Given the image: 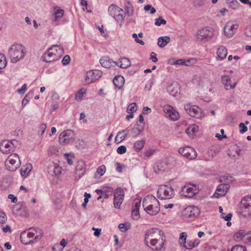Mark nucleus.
<instances>
[{"mask_svg": "<svg viewBox=\"0 0 251 251\" xmlns=\"http://www.w3.org/2000/svg\"><path fill=\"white\" fill-rule=\"evenodd\" d=\"M166 24V21L161 19L159 17L155 20V25L157 26H160L161 24L165 25Z\"/></svg>", "mask_w": 251, "mask_h": 251, "instance_id": "obj_58", "label": "nucleus"}, {"mask_svg": "<svg viewBox=\"0 0 251 251\" xmlns=\"http://www.w3.org/2000/svg\"><path fill=\"white\" fill-rule=\"evenodd\" d=\"M33 95V93H28L26 96L25 97V98L23 99L22 102V105L23 107H24L28 102L29 99L31 97H32Z\"/></svg>", "mask_w": 251, "mask_h": 251, "instance_id": "obj_47", "label": "nucleus"}, {"mask_svg": "<svg viewBox=\"0 0 251 251\" xmlns=\"http://www.w3.org/2000/svg\"><path fill=\"white\" fill-rule=\"evenodd\" d=\"M26 53L25 47L22 44L15 43L8 49V53L12 63H16L22 60Z\"/></svg>", "mask_w": 251, "mask_h": 251, "instance_id": "obj_3", "label": "nucleus"}, {"mask_svg": "<svg viewBox=\"0 0 251 251\" xmlns=\"http://www.w3.org/2000/svg\"><path fill=\"white\" fill-rule=\"evenodd\" d=\"M137 109V105L136 104V103H131V104H130L127 108V109H126V111L128 113H134L135 112Z\"/></svg>", "mask_w": 251, "mask_h": 251, "instance_id": "obj_41", "label": "nucleus"}, {"mask_svg": "<svg viewBox=\"0 0 251 251\" xmlns=\"http://www.w3.org/2000/svg\"><path fill=\"white\" fill-rule=\"evenodd\" d=\"M7 220V217L6 214L0 211V224L4 223Z\"/></svg>", "mask_w": 251, "mask_h": 251, "instance_id": "obj_51", "label": "nucleus"}, {"mask_svg": "<svg viewBox=\"0 0 251 251\" xmlns=\"http://www.w3.org/2000/svg\"><path fill=\"white\" fill-rule=\"evenodd\" d=\"M165 237H161V239H157L155 240L148 241V246L151 250L154 251L164 250V243L165 242Z\"/></svg>", "mask_w": 251, "mask_h": 251, "instance_id": "obj_10", "label": "nucleus"}, {"mask_svg": "<svg viewBox=\"0 0 251 251\" xmlns=\"http://www.w3.org/2000/svg\"><path fill=\"white\" fill-rule=\"evenodd\" d=\"M200 213L199 208L195 206H190L184 210V216L186 218H195L199 216Z\"/></svg>", "mask_w": 251, "mask_h": 251, "instance_id": "obj_18", "label": "nucleus"}, {"mask_svg": "<svg viewBox=\"0 0 251 251\" xmlns=\"http://www.w3.org/2000/svg\"><path fill=\"white\" fill-rule=\"evenodd\" d=\"M231 251H246V248L244 246L237 245L232 247Z\"/></svg>", "mask_w": 251, "mask_h": 251, "instance_id": "obj_46", "label": "nucleus"}, {"mask_svg": "<svg viewBox=\"0 0 251 251\" xmlns=\"http://www.w3.org/2000/svg\"><path fill=\"white\" fill-rule=\"evenodd\" d=\"M10 143L11 144V147L13 150V149L17 147L19 144V142L16 140H12L10 141Z\"/></svg>", "mask_w": 251, "mask_h": 251, "instance_id": "obj_64", "label": "nucleus"}, {"mask_svg": "<svg viewBox=\"0 0 251 251\" xmlns=\"http://www.w3.org/2000/svg\"><path fill=\"white\" fill-rule=\"evenodd\" d=\"M119 228L121 231L125 232L129 228V227L128 226H126L124 224L121 223L119 224Z\"/></svg>", "mask_w": 251, "mask_h": 251, "instance_id": "obj_61", "label": "nucleus"}, {"mask_svg": "<svg viewBox=\"0 0 251 251\" xmlns=\"http://www.w3.org/2000/svg\"><path fill=\"white\" fill-rule=\"evenodd\" d=\"M238 213L245 218H251V197H245L239 204Z\"/></svg>", "mask_w": 251, "mask_h": 251, "instance_id": "obj_4", "label": "nucleus"}, {"mask_svg": "<svg viewBox=\"0 0 251 251\" xmlns=\"http://www.w3.org/2000/svg\"><path fill=\"white\" fill-rule=\"evenodd\" d=\"M132 36L136 43H139L142 45H144L145 44V42L142 40L139 39L138 38V36L136 33H133Z\"/></svg>", "mask_w": 251, "mask_h": 251, "instance_id": "obj_57", "label": "nucleus"}, {"mask_svg": "<svg viewBox=\"0 0 251 251\" xmlns=\"http://www.w3.org/2000/svg\"><path fill=\"white\" fill-rule=\"evenodd\" d=\"M230 2V6L234 9H236L238 7V2L237 0H226Z\"/></svg>", "mask_w": 251, "mask_h": 251, "instance_id": "obj_53", "label": "nucleus"}, {"mask_svg": "<svg viewBox=\"0 0 251 251\" xmlns=\"http://www.w3.org/2000/svg\"><path fill=\"white\" fill-rule=\"evenodd\" d=\"M86 93V90L84 89H81L75 95V99L78 100H81L83 95Z\"/></svg>", "mask_w": 251, "mask_h": 251, "instance_id": "obj_48", "label": "nucleus"}, {"mask_svg": "<svg viewBox=\"0 0 251 251\" xmlns=\"http://www.w3.org/2000/svg\"><path fill=\"white\" fill-rule=\"evenodd\" d=\"M113 82L115 86L120 89L124 86L125 83V79L122 75H118L115 76L113 80Z\"/></svg>", "mask_w": 251, "mask_h": 251, "instance_id": "obj_27", "label": "nucleus"}, {"mask_svg": "<svg viewBox=\"0 0 251 251\" xmlns=\"http://www.w3.org/2000/svg\"><path fill=\"white\" fill-rule=\"evenodd\" d=\"M167 92L172 96L175 97L179 94L180 89L177 82H173L169 85L167 88Z\"/></svg>", "mask_w": 251, "mask_h": 251, "instance_id": "obj_24", "label": "nucleus"}, {"mask_svg": "<svg viewBox=\"0 0 251 251\" xmlns=\"http://www.w3.org/2000/svg\"><path fill=\"white\" fill-rule=\"evenodd\" d=\"M132 218L134 220H137L140 218V214L138 210L132 209Z\"/></svg>", "mask_w": 251, "mask_h": 251, "instance_id": "obj_49", "label": "nucleus"}, {"mask_svg": "<svg viewBox=\"0 0 251 251\" xmlns=\"http://www.w3.org/2000/svg\"><path fill=\"white\" fill-rule=\"evenodd\" d=\"M141 202V200L140 199H135L134 200L133 203V209L135 210H138L139 209L140 204Z\"/></svg>", "mask_w": 251, "mask_h": 251, "instance_id": "obj_45", "label": "nucleus"}, {"mask_svg": "<svg viewBox=\"0 0 251 251\" xmlns=\"http://www.w3.org/2000/svg\"><path fill=\"white\" fill-rule=\"evenodd\" d=\"M85 172V165L83 161H80L75 168V173L76 176L75 179L78 180L82 176H84Z\"/></svg>", "mask_w": 251, "mask_h": 251, "instance_id": "obj_23", "label": "nucleus"}, {"mask_svg": "<svg viewBox=\"0 0 251 251\" xmlns=\"http://www.w3.org/2000/svg\"><path fill=\"white\" fill-rule=\"evenodd\" d=\"M32 166L31 164H27L25 166H23L21 169V174L22 176H26L31 171Z\"/></svg>", "mask_w": 251, "mask_h": 251, "instance_id": "obj_34", "label": "nucleus"}, {"mask_svg": "<svg viewBox=\"0 0 251 251\" xmlns=\"http://www.w3.org/2000/svg\"><path fill=\"white\" fill-rule=\"evenodd\" d=\"M114 205L115 208L119 209L120 208V205L122 204L124 197V190L121 188L118 187L117 188L116 192L114 195Z\"/></svg>", "mask_w": 251, "mask_h": 251, "instance_id": "obj_17", "label": "nucleus"}, {"mask_svg": "<svg viewBox=\"0 0 251 251\" xmlns=\"http://www.w3.org/2000/svg\"><path fill=\"white\" fill-rule=\"evenodd\" d=\"M144 210L151 215H156L160 211V203L157 199L152 195H148L143 201Z\"/></svg>", "mask_w": 251, "mask_h": 251, "instance_id": "obj_2", "label": "nucleus"}, {"mask_svg": "<svg viewBox=\"0 0 251 251\" xmlns=\"http://www.w3.org/2000/svg\"><path fill=\"white\" fill-rule=\"evenodd\" d=\"M47 128V126L45 124H42L40 126L39 130L38 131L39 134L41 135H42L44 133L46 129Z\"/></svg>", "mask_w": 251, "mask_h": 251, "instance_id": "obj_59", "label": "nucleus"}, {"mask_svg": "<svg viewBox=\"0 0 251 251\" xmlns=\"http://www.w3.org/2000/svg\"><path fill=\"white\" fill-rule=\"evenodd\" d=\"M123 12V9L114 4H111L108 8L109 14L113 18H114L119 12Z\"/></svg>", "mask_w": 251, "mask_h": 251, "instance_id": "obj_28", "label": "nucleus"}, {"mask_svg": "<svg viewBox=\"0 0 251 251\" xmlns=\"http://www.w3.org/2000/svg\"><path fill=\"white\" fill-rule=\"evenodd\" d=\"M170 41V38L169 36H161L158 39V46L160 48H164Z\"/></svg>", "mask_w": 251, "mask_h": 251, "instance_id": "obj_32", "label": "nucleus"}, {"mask_svg": "<svg viewBox=\"0 0 251 251\" xmlns=\"http://www.w3.org/2000/svg\"><path fill=\"white\" fill-rule=\"evenodd\" d=\"M229 188V186L227 184H220L216 189V191L214 194L215 197L219 198L221 196L226 194Z\"/></svg>", "mask_w": 251, "mask_h": 251, "instance_id": "obj_22", "label": "nucleus"}, {"mask_svg": "<svg viewBox=\"0 0 251 251\" xmlns=\"http://www.w3.org/2000/svg\"><path fill=\"white\" fill-rule=\"evenodd\" d=\"M6 65L5 57L2 53H0V69H3Z\"/></svg>", "mask_w": 251, "mask_h": 251, "instance_id": "obj_42", "label": "nucleus"}, {"mask_svg": "<svg viewBox=\"0 0 251 251\" xmlns=\"http://www.w3.org/2000/svg\"><path fill=\"white\" fill-rule=\"evenodd\" d=\"M144 129V126L142 125H137L135 127H134L131 130V133L133 137H137L142 132Z\"/></svg>", "mask_w": 251, "mask_h": 251, "instance_id": "obj_35", "label": "nucleus"}, {"mask_svg": "<svg viewBox=\"0 0 251 251\" xmlns=\"http://www.w3.org/2000/svg\"><path fill=\"white\" fill-rule=\"evenodd\" d=\"M178 152L183 156L190 160L194 159L197 156L196 151L193 148L189 146L180 148Z\"/></svg>", "mask_w": 251, "mask_h": 251, "instance_id": "obj_14", "label": "nucleus"}, {"mask_svg": "<svg viewBox=\"0 0 251 251\" xmlns=\"http://www.w3.org/2000/svg\"><path fill=\"white\" fill-rule=\"evenodd\" d=\"M56 47H58L59 53L62 54L64 53V50L62 47L57 45H53L51 48L49 49L47 53L45 54L44 61L46 62H51L58 59V56L55 53L50 52V50H53Z\"/></svg>", "mask_w": 251, "mask_h": 251, "instance_id": "obj_11", "label": "nucleus"}, {"mask_svg": "<svg viewBox=\"0 0 251 251\" xmlns=\"http://www.w3.org/2000/svg\"><path fill=\"white\" fill-rule=\"evenodd\" d=\"M187 234L186 232H182L180 234L178 242L180 245H182L183 247L188 250H191L193 248L197 247L199 245V243H197L196 244L193 241H186Z\"/></svg>", "mask_w": 251, "mask_h": 251, "instance_id": "obj_16", "label": "nucleus"}, {"mask_svg": "<svg viewBox=\"0 0 251 251\" xmlns=\"http://www.w3.org/2000/svg\"><path fill=\"white\" fill-rule=\"evenodd\" d=\"M238 26L237 24L231 25L230 22H228L224 28L225 35L227 37H231L234 34V30L237 29Z\"/></svg>", "mask_w": 251, "mask_h": 251, "instance_id": "obj_21", "label": "nucleus"}, {"mask_svg": "<svg viewBox=\"0 0 251 251\" xmlns=\"http://www.w3.org/2000/svg\"><path fill=\"white\" fill-rule=\"evenodd\" d=\"M100 64L106 68H110L111 67L116 66L117 62L113 61L108 57H103L100 61Z\"/></svg>", "mask_w": 251, "mask_h": 251, "instance_id": "obj_25", "label": "nucleus"}, {"mask_svg": "<svg viewBox=\"0 0 251 251\" xmlns=\"http://www.w3.org/2000/svg\"><path fill=\"white\" fill-rule=\"evenodd\" d=\"M213 36V30L209 27H205L198 30L195 34V40L199 42H205Z\"/></svg>", "mask_w": 251, "mask_h": 251, "instance_id": "obj_5", "label": "nucleus"}, {"mask_svg": "<svg viewBox=\"0 0 251 251\" xmlns=\"http://www.w3.org/2000/svg\"><path fill=\"white\" fill-rule=\"evenodd\" d=\"M167 169V164L165 162L157 163L154 167V170L156 174H160L165 171Z\"/></svg>", "mask_w": 251, "mask_h": 251, "instance_id": "obj_29", "label": "nucleus"}, {"mask_svg": "<svg viewBox=\"0 0 251 251\" xmlns=\"http://www.w3.org/2000/svg\"><path fill=\"white\" fill-rule=\"evenodd\" d=\"M125 11L128 16H131L133 13V10L132 8H129L127 6H126L125 8Z\"/></svg>", "mask_w": 251, "mask_h": 251, "instance_id": "obj_62", "label": "nucleus"}, {"mask_svg": "<svg viewBox=\"0 0 251 251\" xmlns=\"http://www.w3.org/2000/svg\"><path fill=\"white\" fill-rule=\"evenodd\" d=\"M42 230L35 227L30 228L28 230L22 232L20 235V240L22 243L28 245L36 243L42 237Z\"/></svg>", "mask_w": 251, "mask_h": 251, "instance_id": "obj_1", "label": "nucleus"}, {"mask_svg": "<svg viewBox=\"0 0 251 251\" xmlns=\"http://www.w3.org/2000/svg\"><path fill=\"white\" fill-rule=\"evenodd\" d=\"M251 231L247 232L243 242L246 244L251 246Z\"/></svg>", "mask_w": 251, "mask_h": 251, "instance_id": "obj_43", "label": "nucleus"}, {"mask_svg": "<svg viewBox=\"0 0 251 251\" xmlns=\"http://www.w3.org/2000/svg\"><path fill=\"white\" fill-rule=\"evenodd\" d=\"M186 62L185 61L184 59H179L176 61H174L173 62L171 63L172 65H185L187 66L188 64L186 63Z\"/></svg>", "mask_w": 251, "mask_h": 251, "instance_id": "obj_50", "label": "nucleus"}, {"mask_svg": "<svg viewBox=\"0 0 251 251\" xmlns=\"http://www.w3.org/2000/svg\"><path fill=\"white\" fill-rule=\"evenodd\" d=\"M175 195L174 189L167 185H160L157 191V196L160 200H168Z\"/></svg>", "mask_w": 251, "mask_h": 251, "instance_id": "obj_6", "label": "nucleus"}, {"mask_svg": "<svg viewBox=\"0 0 251 251\" xmlns=\"http://www.w3.org/2000/svg\"><path fill=\"white\" fill-rule=\"evenodd\" d=\"M71 58L69 55H66L62 60V63L64 65H68L70 62Z\"/></svg>", "mask_w": 251, "mask_h": 251, "instance_id": "obj_52", "label": "nucleus"}, {"mask_svg": "<svg viewBox=\"0 0 251 251\" xmlns=\"http://www.w3.org/2000/svg\"><path fill=\"white\" fill-rule=\"evenodd\" d=\"M184 109L191 117L200 119L204 116L201 109L197 105L187 103L184 105Z\"/></svg>", "mask_w": 251, "mask_h": 251, "instance_id": "obj_9", "label": "nucleus"}, {"mask_svg": "<svg viewBox=\"0 0 251 251\" xmlns=\"http://www.w3.org/2000/svg\"><path fill=\"white\" fill-rule=\"evenodd\" d=\"M118 22L120 23V25L121 26L122 23L124 20L123 15L121 13L119 12L117 15L114 18Z\"/></svg>", "mask_w": 251, "mask_h": 251, "instance_id": "obj_44", "label": "nucleus"}, {"mask_svg": "<svg viewBox=\"0 0 251 251\" xmlns=\"http://www.w3.org/2000/svg\"><path fill=\"white\" fill-rule=\"evenodd\" d=\"M198 192L197 186L191 183L183 186L181 189V195L186 198H192Z\"/></svg>", "mask_w": 251, "mask_h": 251, "instance_id": "obj_12", "label": "nucleus"}, {"mask_svg": "<svg viewBox=\"0 0 251 251\" xmlns=\"http://www.w3.org/2000/svg\"><path fill=\"white\" fill-rule=\"evenodd\" d=\"M221 80L222 83L224 85L225 89L226 90L233 89L236 86L237 82H235L233 84H231V78L227 75H223L221 76Z\"/></svg>", "mask_w": 251, "mask_h": 251, "instance_id": "obj_19", "label": "nucleus"}, {"mask_svg": "<svg viewBox=\"0 0 251 251\" xmlns=\"http://www.w3.org/2000/svg\"><path fill=\"white\" fill-rule=\"evenodd\" d=\"M145 145V140H141L137 141L134 144V148L136 151H139L141 150Z\"/></svg>", "mask_w": 251, "mask_h": 251, "instance_id": "obj_38", "label": "nucleus"}, {"mask_svg": "<svg viewBox=\"0 0 251 251\" xmlns=\"http://www.w3.org/2000/svg\"><path fill=\"white\" fill-rule=\"evenodd\" d=\"M164 112L168 115V116L173 120L176 121L179 118L178 113L175 110L173 107L169 105L164 106L163 108Z\"/></svg>", "mask_w": 251, "mask_h": 251, "instance_id": "obj_20", "label": "nucleus"}, {"mask_svg": "<svg viewBox=\"0 0 251 251\" xmlns=\"http://www.w3.org/2000/svg\"><path fill=\"white\" fill-rule=\"evenodd\" d=\"M199 130V127L195 125H193L189 126L186 129V133L190 136H193L195 133L197 132Z\"/></svg>", "mask_w": 251, "mask_h": 251, "instance_id": "obj_36", "label": "nucleus"}, {"mask_svg": "<svg viewBox=\"0 0 251 251\" xmlns=\"http://www.w3.org/2000/svg\"><path fill=\"white\" fill-rule=\"evenodd\" d=\"M106 171V167L105 165H102L100 166L95 173V177L96 178H100L104 175Z\"/></svg>", "mask_w": 251, "mask_h": 251, "instance_id": "obj_37", "label": "nucleus"}, {"mask_svg": "<svg viewBox=\"0 0 251 251\" xmlns=\"http://www.w3.org/2000/svg\"><path fill=\"white\" fill-rule=\"evenodd\" d=\"M126 136L125 135L119 131L115 137V142L116 144H119L122 141H123L126 138Z\"/></svg>", "mask_w": 251, "mask_h": 251, "instance_id": "obj_40", "label": "nucleus"}, {"mask_svg": "<svg viewBox=\"0 0 251 251\" xmlns=\"http://www.w3.org/2000/svg\"><path fill=\"white\" fill-rule=\"evenodd\" d=\"M126 151V148L125 146H121L119 147L117 150V152L120 154L125 153Z\"/></svg>", "mask_w": 251, "mask_h": 251, "instance_id": "obj_55", "label": "nucleus"}, {"mask_svg": "<svg viewBox=\"0 0 251 251\" xmlns=\"http://www.w3.org/2000/svg\"><path fill=\"white\" fill-rule=\"evenodd\" d=\"M116 65L121 68H126L131 65V62L127 58L123 57L117 63Z\"/></svg>", "mask_w": 251, "mask_h": 251, "instance_id": "obj_31", "label": "nucleus"}, {"mask_svg": "<svg viewBox=\"0 0 251 251\" xmlns=\"http://www.w3.org/2000/svg\"><path fill=\"white\" fill-rule=\"evenodd\" d=\"M218 58L222 60L225 58L227 54V51L226 48L224 46H220L217 51Z\"/></svg>", "mask_w": 251, "mask_h": 251, "instance_id": "obj_30", "label": "nucleus"}, {"mask_svg": "<svg viewBox=\"0 0 251 251\" xmlns=\"http://www.w3.org/2000/svg\"><path fill=\"white\" fill-rule=\"evenodd\" d=\"M239 127L240 128V132L241 133H244L248 130L247 127L245 126V124L243 123H241L239 124Z\"/></svg>", "mask_w": 251, "mask_h": 251, "instance_id": "obj_56", "label": "nucleus"}, {"mask_svg": "<svg viewBox=\"0 0 251 251\" xmlns=\"http://www.w3.org/2000/svg\"><path fill=\"white\" fill-rule=\"evenodd\" d=\"M64 10L62 9H59L57 10L53 14V21H57L59 19L61 18L63 16Z\"/></svg>", "mask_w": 251, "mask_h": 251, "instance_id": "obj_39", "label": "nucleus"}, {"mask_svg": "<svg viewBox=\"0 0 251 251\" xmlns=\"http://www.w3.org/2000/svg\"><path fill=\"white\" fill-rule=\"evenodd\" d=\"M61 144L66 145L75 141L74 132L71 130H67L61 133L59 137Z\"/></svg>", "mask_w": 251, "mask_h": 251, "instance_id": "obj_13", "label": "nucleus"}, {"mask_svg": "<svg viewBox=\"0 0 251 251\" xmlns=\"http://www.w3.org/2000/svg\"><path fill=\"white\" fill-rule=\"evenodd\" d=\"M102 75V72L99 70H90L86 73L85 82L86 84H90L98 80Z\"/></svg>", "mask_w": 251, "mask_h": 251, "instance_id": "obj_15", "label": "nucleus"}, {"mask_svg": "<svg viewBox=\"0 0 251 251\" xmlns=\"http://www.w3.org/2000/svg\"><path fill=\"white\" fill-rule=\"evenodd\" d=\"M0 150L4 153H8L10 151H14L11 147V144L9 141H2L0 143Z\"/></svg>", "mask_w": 251, "mask_h": 251, "instance_id": "obj_26", "label": "nucleus"}, {"mask_svg": "<svg viewBox=\"0 0 251 251\" xmlns=\"http://www.w3.org/2000/svg\"><path fill=\"white\" fill-rule=\"evenodd\" d=\"M27 89L26 85V84H24L21 87V89H19L17 90V92L19 94H24L25 92V91Z\"/></svg>", "mask_w": 251, "mask_h": 251, "instance_id": "obj_63", "label": "nucleus"}, {"mask_svg": "<svg viewBox=\"0 0 251 251\" xmlns=\"http://www.w3.org/2000/svg\"><path fill=\"white\" fill-rule=\"evenodd\" d=\"M232 217V214L231 213H228L226 217H224L223 219L226 221H227L226 225L228 226H230L231 225V222L229 221V220H231Z\"/></svg>", "mask_w": 251, "mask_h": 251, "instance_id": "obj_54", "label": "nucleus"}, {"mask_svg": "<svg viewBox=\"0 0 251 251\" xmlns=\"http://www.w3.org/2000/svg\"><path fill=\"white\" fill-rule=\"evenodd\" d=\"M21 165V161L17 153L10 154L5 161V166L10 171H15Z\"/></svg>", "mask_w": 251, "mask_h": 251, "instance_id": "obj_7", "label": "nucleus"}, {"mask_svg": "<svg viewBox=\"0 0 251 251\" xmlns=\"http://www.w3.org/2000/svg\"><path fill=\"white\" fill-rule=\"evenodd\" d=\"M247 232L244 230H240L234 234L233 238L236 241H243Z\"/></svg>", "mask_w": 251, "mask_h": 251, "instance_id": "obj_33", "label": "nucleus"}, {"mask_svg": "<svg viewBox=\"0 0 251 251\" xmlns=\"http://www.w3.org/2000/svg\"><path fill=\"white\" fill-rule=\"evenodd\" d=\"M161 237H165V236L163 232L161 230L157 228H152L148 230L145 233V243L148 244V241L161 239Z\"/></svg>", "mask_w": 251, "mask_h": 251, "instance_id": "obj_8", "label": "nucleus"}, {"mask_svg": "<svg viewBox=\"0 0 251 251\" xmlns=\"http://www.w3.org/2000/svg\"><path fill=\"white\" fill-rule=\"evenodd\" d=\"M61 168L59 166H56L53 169V173L55 176H57L61 174Z\"/></svg>", "mask_w": 251, "mask_h": 251, "instance_id": "obj_60", "label": "nucleus"}]
</instances>
